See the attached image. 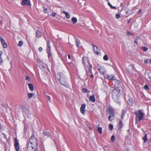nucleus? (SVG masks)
I'll return each instance as SVG.
<instances>
[{"label": "nucleus", "mask_w": 151, "mask_h": 151, "mask_svg": "<svg viewBox=\"0 0 151 151\" xmlns=\"http://www.w3.org/2000/svg\"><path fill=\"white\" fill-rule=\"evenodd\" d=\"M37 148V139L34 136L32 135L28 143L27 149L28 151H36Z\"/></svg>", "instance_id": "1"}, {"label": "nucleus", "mask_w": 151, "mask_h": 151, "mask_svg": "<svg viewBox=\"0 0 151 151\" xmlns=\"http://www.w3.org/2000/svg\"><path fill=\"white\" fill-rule=\"evenodd\" d=\"M134 113L135 115V120L136 124H139L144 118L145 114L143 109L135 111Z\"/></svg>", "instance_id": "2"}, {"label": "nucleus", "mask_w": 151, "mask_h": 151, "mask_svg": "<svg viewBox=\"0 0 151 151\" xmlns=\"http://www.w3.org/2000/svg\"><path fill=\"white\" fill-rule=\"evenodd\" d=\"M111 94L113 99L117 104L120 105V102L119 99V97L120 94V91L119 88L118 87L114 88L112 91Z\"/></svg>", "instance_id": "3"}, {"label": "nucleus", "mask_w": 151, "mask_h": 151, "mask_svg": "<svg viewBox=\"0 0 151 151\" xmlns=\"http://www.w3.org/2000/svg\"><path fill=\"white\" fill-rule=\"evenodd\" d=\"M108 113L109 115L108 117V120L112 121L115 116V113L114 109L111 107H109L107 110Z\"/></svg>", "instance_id": "4"}, {"label": "nucleus", "mask_w": 151, "mask_h": 151, "mask_svg": "<svg viewBox=\"0 0 151 151\" xmlns=\"http://www.w3.org/2000/svg\"><path fill=\"white\" fill-rule=\"evenodd\" d=\"M97 68L101 74L104 75L106 73V70L104 66L99 64H98Z\"/></svg>", "instance_id": "5"}, {"label": "nucleus", "mask_w": 151, "mask_h": 151, "mask_svg": "<svg viewBox=\"0 0 151 151\" xmlns=\"http://www.w3.org/2000/svg\"><path fill=\"white\" fill-rule=\"evenodd\" d=\"M59 81L61 84L65 86L67 85L65 78L63 75L60 76Z\"/></svg>", "instance_id": "6"}, {"label": "nucleus", "mask_w": 151, "mask_h": 151, "mask_svg": "<svg viewBox=\"0 0 151 151\" xmlns=\"http://www.w3.org/2000/svg\"><path fill=\"white\" fill-rule=\"evenodd\" d=\"M14 146L16 150L17 151H19V143L17 138H16L14 139Z\"/></svg>", "instance_id": "7"}, {"label": "nucleus", "mask_w": 151, "mask_h": 151, "mask_svg": "<svg viewBox=\"0 0 151 151\" xmlns=\"http://www.w3.org/2000/svg\"><path fill=\"white\" fill-rule=\"evenodd\" d=\"M92 45L93 47V51L95 54L98 55L100 53L99 50L98 49L97 46H95L93 44H92Z\"/></svg>", "instance_id": "8"}, {"label": "nucleus", "mask_w": 151, "mask_h": 151, "mask_svg": "<svg viewBox=\"0 0 151 151\" xmlns=\"http://www.w3.org/2000/svg\"><path fill=\"white\" fill-rule=\"evenodd\" d=\"M21 4L22 5H28L30 6H31L29 0H22Z\"/></svg>", "instance_id": "9"}, {"label": "nucleus", "mask_w": 151, "mask_h": 151, "mask_svg": "<svg viewBox=\"0 0 151 151\" xmlns=\"http://www.w3.org/2000/svg\"><path fill=\"white\" fill-rule=\"evenodd\" d=\"M106 78L110 80H114L116 79L115 77L113 75H106L105 76Z\"/></svg>", "instance_id": "10"}, {"label": "nucleus", "mask_w": 151, "mask_h": 151, "mask_svg": "<svg viewBox=\"0 0 151 151\" xmlns=\"http://www.w3.org/2000/svg\"><path fill=\"white\" fill-rule=\"evenodd\" d=\"M0 40L1 43L3 45V47L4 48H6L7 47V45L6 43L5 42L4 40L2 37H0Z\"/></svg>", "instance_id": "11"}, {"label": "nucleus", "mask_w": 151, "mask_h": 151, "mask_svg": "<svg viewBox=\"0 0 151 151\" xmlns=\"http://www.w3.org/2000/svg\"><path fill=\"white\" fill-rule=\"evenodd\" d=\"M128 100H127V103L130 106H131L133 105V101L132 99L130 97L128 96L127 97Z\"/></svg>", "instance_id": "12"}, {"label": "nucleus", "mask_w": 151, "mask_h": 151, "mask_svg": "<svg viewBox=\"0 0 151 151\" xmlns=\"http://www.w3.org/2000/svg\"><path fill=\"white\" fill-rule=\"evenodd\" d=\"M86 107V105L84 104H81L80 108V111L81 113L82 114H84L85 112V109Z\"/></svg>", "instance_id": "13"}, {"label": "nucleus", "mask_w": 151, "mask_h": 151, "mask_svg": "<svg viewBox=\"0 0 151 151\" xmlns=\"http://www.w3.org/2000/svg\"><path fill=\"white\" fill-rule=\"evenodd\" d=\"M36 37L37 38H39L42 36V32L39 30H37L36 31Z\"/></svg>", "instance_id": "14"}, {"label": "nucleus", "mask_w": 151, "mask_h": 151, "mask_svg": "<svg viewBox=\"0 0 151 151\" xmlns=\"http://www.w3.org/2000/svg\"><path fill=\"white\" fill-rule=\"evenodd\" d=\"M43 134L47 137L49 138L51 137V135L49 132L43 130L42 132Z\"/></svg>", "instance_id": "15"}, {"label": "nucleus", "mask_w": 151, "mask_h": 151, "mask_svg": "<svg viewBox=\"0 0 151 151\" xmlns=\"http://www.w3.org/2000/svg\"><path fill=\"white\" fill-rule=\"evenodd\" d=\"M89 99L91 101L94 102L96 101L94 95H93L90 96L89 98Z\"/></svg>", "instance_id": "16"}, {"label": "nucleus", "mask_w": 151, "mask_h": 151, "mask_svg": "<svg viewBox=\"0 0 151 151\" xmlns=\"http://www.w3.org/2000/svg\"><path fill=\"white\" fill-rule=\"evenodd\" d=\"M144 137H142V139L143 140L144 143L146 142L147 141V134L145 133H144Z\"/></svg>", "instance_id": "17"}, {"label": "nucleus", "mask_w": 151, "mask_h": 151, "mask_svg": "<svg viewBox=\"0 0 151 151\" xmlns=\"http://www.w3.org/2000/svg\"><path fill=\"white\" fill-rule=\"evenodd\" d=\"M123 123L122 122V121L121 120H120L119 123V124H118L117 125V128L119 129H120L123 127Z\"/></svg>", "instance_id": "18"}, {"label": "nucleus", "mask_w": 151, "mask_h": 151, "mask_svg": "<svg viewBox=\"0 0 151 151\" xmlns=\"http://www.w3.org/2000/svg\"><path fill=\"white\" fill-rule=\"evenodd\" d=\"M28 86L29 87V88L30 90L32 91L34 90V87L33 85L30 83H29L28 84Z\"/></svg>", "instance_id": "19"}, {"label": "nucleus", "mask_w": 151, "mask_h": 151, "mask_svg": "<svg viewBox=\"0 0 151 151\" xmlns=\"http://www.w3.org/2000/svg\"><path fill=\"white\" fill-rule=\"evenodd\" d=\"M75 40L76 46L77 47H78L80 45V40L77 38H75Z\"/></svg>", "instance_id": "20"}, {"label": "nucleus", "mask_w": 151, "mask_h": 151, "mask_svg": "<svg viewBox=\"0 0 151 151\" xmlns=\"http://www.w3.org/2000/svg\"><path fill=\"white\" fill-rule=\"evenodd\" d=\"M63 13L65 14L66 17L67 19H69L70 18V14L68 12L63 11Z\"/></svg>", "instance_id": "21"}, {"label": "nucleus", "mask_w": 151, "mask_h": 151, "mask_svg": "<svg viewBox=\"0 0 151 151\" xmlns=\"http://www.w3.org/2000/svg\"><path fill=\"white\" fill-rule=\"evenodd\" d=\"M51 50L50 49H47V52L48 54V57L49 58L51 56V54L50 52Z\"/></svg>", "instance_id": "22"}, {"label": "nucleus", "mask_w": 151, "mask_h": 151, "mask_svg": "<svg viewBox=\"0 0 151 151\" xmlns=\"http://www.w3.org/2000/svg\"><path fill=\"white\" fill-rule=\"evenodd\" d=\"M71 21L72 22L73 24H75L77 22V19L76 18L73 17L71 19Z\"/></svg>", "instance_id": "23"}, {"label": "nucleus", "mask_w": 151, "mask_h": 151, "mask_svg": "<svg viewBox=\"0 0 151 151\" xmlns=\"http://www.w3.org/2000/svg\"><path fill=\"white\" fill-rule=\"evenodd\" d=\"M97 130L99 134H101L102 133V128L101 127H98L97 128Z\"/></svg>", "instance_id": "24"}, {"label": "nucleus", "mask_w": 151, "mask_h": 151, "mask_svg": "<svg viewBox=\"0 0 151 151\" xmlns=\"http://www.w3.org/2000/svg\"><path fill=\"white\" fill-rule=\"evenodd\" d=\"M47 41V49H50V42L49 40H46Z\"/></svg>", "instance_id": "25"}, {"label": "nucleus", "mask_w": 151, "mask_h": 151, "mask_svg": "<svg viewBox=\"0 0 151 151\" xmlns=\"http://www.w3.org/2000/svg\"><path fill=\"white\" fill-rule=\"evenodd\" d=\"M109 6L112 9H117V8L115 6H113L109 2L108 3Z\"/></svg>", "instance_id": "26"}, {"label": "nucleus", "mask_w": 151, "mask_h": 151, "mask_svg": "<svg viewBox=\"0 0 151 151\" xmlns=\"http://www.w3.org/2000/svg\"><path fill=\"white\" fill-rule=\"evenodd\" d=\"M92 65H91L90 64L89 65V68L88 70V71L90 72L91 74H92Z\"/></svg>", "instance_id": "27"}, {"label": "nucleus", "mask_w": 151, "mask_h": 151, "mask_svg": "<svg viewBox=\"0 0 151 151\" xmlns=\"http://www.w3.org/2000/svg\"><path fill=\"white\" fill-rule=\"evenodd\" d=\"M141 49L144 51H146L148 49V48L145 47H141Z\"/></svg>", "instance_id": "28"}, {"label": "nucleus", "mask_w": 151, "mask_h": 151, "mask_svg": "<svg viewBox=\"0 0 151 151\" xmlns=\"http://www.w3.org/2000/svg\"><path fill=\"white\" fill-rule=\"evenodd\" d=\"M108 56L107 55H105L103 57V59L105 61L107 60H108Z\"/></svg>", "instance_id": "29"}, {"label": "nucleus", "mask_w": 151, "mask_h": 151, "mask_svg": "<svg viewBox=\"0 0 151 151\" xmlns=\"http://www.w3.org/2000/svg\"><path fill=\"white\" fill-rule=\"evenodd\" d=\"M144 88L147 91H148L150 89L148 86L147 84H145V85Z\"/></svg>", "instance_id": "30"}, {"label": "nucleus", "mask_w": 151, "mask_h": 151, "mask_svg": "<svg viewBox=\"0 0 151 151\" xmlns=\"http://www.w3.org/2000/svg\"><path fill=\"white\" fill-rule=\"evenodd\" d=\"M33 95V93H28V97L29 99H30L32 98Z\"/></svg>", "instance_id": "31"}, {"label": "nucleus", "mask_w": 151, "mask_h": 151, "mask_svg": "<svg viewBox=\"0 0 151 151\" xmlns=\"http://www.w3.org/2000/svg\"><path fill=\"white\" fill-rule=\"evenodd\" d=\"M23 44V41H20L19 42L18 45L19 46L21 47L22 45Z\"/></svg>", "instance_id": "32"}, {"label": "nucleus", "mask_w": 151, "mask_h": 151, "mask_svg": "<svg viewBox=\"0 0 151 151\" xmlns=\"http://www.w3.org/2000/svg\"><path fill=\"white\" fill-rule=\"evenodd\" d=\"M82 91L83 93H86L87 92V90L86 88H83L82 89Z\"/></svg>", "instance_id": "33"}, {"label": "nucleus", "mask_w": 151, "mask_h": 151, "mask_svg": "<svg viewBox=\"0 0 151 151\" xmlns=\"http://www.w3.org/2000/svg\"><path fill=\"white\" fill-rule=\"evenodd\" d=\"M113 125L112 124H110L109 125V129L110 130H112L113 129Z\"/></svg>", "instance_id": "34"}, {"label": "nucleus", "mask_w": 151, "mask_h": 151, "mask_svg": "<svg viewBox=\"0 0 151 151\" xmlns=\"http://www.w3.org/2000/svg\"><path fill=\"white\" fill-rule=\"evenodd\" d=\"M115 80V83H116V84L117 85L121 83L120 81L119 80H116V79Z\"/></svg>", "instance_id": "35"}, {"label": "nucleus", "mask_w": 151, "mask_h": 151, "mask_svg": "<svg viewBox=\"0 0 151 151\" xmlns=\"http://www.w3.org/2000/svg\"><path fill=\"white\" fill-rule=\"evenodd\" d=\"M120 15L119 13H116V18L119 19L120 18Z\"/></svg>", "instance_id": "36"}, {"label": "nucleus", "mask_w": 151, "mask_h": 151, "mask_svg": "<svg viewBox=\"0 0 151 151\" xmlns=\"http://www.w3.org/2000/svg\"><path fill=\"white\" fill-rule=\"evenodd\" d=\"M111 140L112 142H113L115 140V137L114 135H112L111 137Z\"/></svg>", "instance_id": "37"}, {"label": "nucleus", "mask_w": 151, "mask_h": 151, "mask_svg": "<svg viewBox=\"0 0 151 151\" xmlns=\"http://www.w3.org/2000/svg\"><path fill=\"white\" fill-rule=\"evenodd\" d=\"M25 79L29 81L30 80V78L29 76H26L25 77Z\"/></svg>", "instance_id": "38"}, {"label": "nucleus", "mask_w": 151, "mask_h": 151, "mask_svg": "<svg viewBox=\"0 0 151 151\" xmlns=\"http://www.w3.org/2000/svg\"><path fill=\"white\" fill-rule=\"evenodd\" d=\"M45 96H46L47 97V99L50 101V100H51V99H50V96H48V95H46V94H45Z\"/></svg>", "instance_id": "39"}, {"label": "nucleus", "mask_w": 151, "mask_h": 151, "mask_svg": "<svg viewBox=\"0 0 151 151\" xmlns=\"http://www.w3.org/2000/svg\"><path fill=\"white\" fill-rule=\"evenodd\" d=\"M43 12L45 13H46L47 12V9L45 7H44L43 8Z\"/></svg>", "instance_id": "40"}, {"label": "nucleus", "mask_w": 151, "mask_h": 151, "mask_svg": "<svg viewBox=\"0 0 151 151\" xmlns=\"http://www.w3.org/2000/svg\"><path fill=\"white\" fill-rule=\"evenodd\" d=\"M148 61V59H145L144 61V63L145 64H147V63Z\"/></svg>", "instance_id": "41"}, {"label": "nucleus", "mask_w": 151, "mask_h": 151, "mask_svg": "<svg viewBox=\"0 0 151 151\" xmlns=\"http://www.w3.org/2000/svg\"><path fill=\"white\" fill-rule=\"evenodd\" d=\"M126 112V109H123L122 110V112L123 114H125Z\"/></svg>", "instance_id": "42"}, {"label": "nucleus", "mask_w": 151, "mask_h": 151, "mask_svg": "<svg viewBox=\"0 0 151 151\" xmlns=\"http://www.w3.org/2000/svg\"><path fill=\"white\" fill-rule=\"evenodd\" d=\"M3 62L2 58L1 57H0V65H1Z\"/></svg>", "instance_id": "43"}, {"label": "nucleus", "mask_w": 151, "mask_h": 151, "mask_svg": "<svg viewBox=\"0 0 151 151\" xmlns=\"http://www.w3.org/2000/svg\"><path fill=\"white\" fill-rule=\"evenodd\" d=\"M137 40H136V39H135L134 42V44H136V46H137L138 45V41H137Z\"/></svg>", "instance_id": "44"}, {"label": "nucleus", "mask_w": 151, "mask_h": 151, "mask_svg": "<svg viewBox=\"0 0 151 151\" xmlns=\"http://www.w3.org/2000/svg\"><path fill=\"white\" fill-rule=\"evenodd\" d=\"M42 48L41 47H40L38 49L39 51L40 52H41L42 51Z\"/></svg>", "instance_id": "45"}, {"label": "nucleus", "mask_w": 151, "mask_h": 151, "mask_svg": "<svg viewBox=\"0 0 151 151\" xmlns=\"http://www.w3.org/2000/svg\"><path fill=\"white\" fill-rule=\"evenodd\" d=\"M124 115H125V114H121V118L122 119H123Z\"/></svg>", "instance_id": "46"}, {"label": "nucleus", "mask_w": 151, "mask_h": 151, "mask_svg": "<svg viewBox=\"0 0 151 151\" xmlns=\"http://www.w3.org/2000/svg\"><path fill=\"white\" fill-rule=\"evenodd\" d=\"M140 39L141 38L139 36H137L135 39L138 40Z\"/></svg>", "instance_id": "47"}, {"label": "nucleus", "mask_w": 151, "mask_h": 151, "mask_svg": "<svg viewBox=\"0 0 151 151\" xmlns=\"http://www.w3.org/2000/svg\"><path fill=\"white\" fill-rule=\"evenodd\" d=\"M85 69H86V75H87V77H88V72H87V69H86V68H85Z\"/></svg>", "instance_id": "48"}, {"label": "nucleus", "mask_w": 151, "mask_h": 151, "mask_svg": "<svg viewBox=\"0 0 151 151\" xmlns=\"http://www.w3.org/2000/svg\"><path fill=\"white\" fill-rule=\"evenodd\" d=\"M149 77L150 80L151 81V73L149 74Z\"/></svg>", "instance_id": "49"}, {"label": "nucleus", "mask_w": 151, "mask_h": 151, "mask_svg": "<svg viewBox=\"0 0 151 151\" xmlns=\"http://www.w3.org/2000/svg\"><path fill=\"white\" fill-rule=\"evenodd\" d=\"M55 15H56V14L55 13H52V16L54 17L55 16Z\"/></svg>", "instance_id": "50"}, {"label": "nucleus", "mask_w": 151, "mask_h": 151, "mask_svg": "<svg viewBox=\"0 0 151 151\" xmlns=\"http://www.w3.org/2000/svg\"><path fill=\"white\" fill-rule=\"evenodd\" d=\"M93 77L94 76H93V73H92V74H91V75L90 76V78H93Z\"/></svg>", "instance_id": "51"}, {"label": "nucleus", "mask_w": 151, "mask_h": 151, "mask_svg": "<svg viewBox=\"0 0 151 151\" xmlns=\"http://www.w3.org/2000/svg\"><path fill=\"white\" fill-rule=\"evenodd\" d=\"M2 52H1V51H0V57H1V56L2 55Z\"/></svg>", "instance_id": "52"}, {"label": "nucleus", "mask_w": 151, "mask_h": 151, "mask_svg": "<svg viewBox=\"0 0 151 151\" xmlns=\"http://www.w3.org/2000/svg\"><path fill=\"white\" fill-rule=\"evenodd\" d=\"M68 58L69 59H70V55L69 54H68Z\"/></svg>", "instance_id": "53"}, {"label": "nucleus", "mask_w": 151, "mask_h": 151, "mask_svg": "<svg viewBox=\"0 0 151 151\" xmlns=\"http://www.w3.org/2000/svg\"><path fill=\"white\" fill-rule=\"evenodd\" d=\"M131 18H130V19H129V20L128 21V22H127V23L129 24V22H130V20H131Z\"/></svg>", "instance_id": "54"}, {"label": "nucleus", "mask_w": 151, "mask_h": 151, "mask_svg": "<svg viewBox=\"0 0 151 151\" xmlns=\"http://www.w3.org/2000/svg\"><path fill=\"white\" fill-rule=\"evenodd\" d=\"M123 5V4L122 3H121V4H120V6L122 7Z\"/></svg>", "instance_id": "55"}, {"label": "nucleus", "mask_w": 151, "mask_h": 151, "mask_svg": "<svg viewBox=\"0 0 151 151\" xmlns=\"http://www.w3.org/2000/svg\"><path fill=\"white\" fill-rule=\"evenodd\" d=\"M141 12V9H139V10H138V12Z\"/></svg>", "instance_id": "56"}, {"label": "nucleus", "mask_w": 151, "mask_h": 151, "mask_svg": "<svg viewBox=\"0 0 151 151\" xmlns=\"http://www.w3.org/2000/svg\"><path fill=\"white\" fill-rule=\"evenodd\" d=\"M82 60H83V64H84V65H85V63L83 61V59L82 58Z\"/></svg>", "instance_id": "57"}, {"label": "nucleus", "mask_w": 151, "mask_h": 151, "mask_svg": "<svg viewBox=\"0 0 151 151\" xmlns=\"http://www.w3.org/2000/svg\"><path fill=\"white\" fill-rule=\"evenodd\" d=\"M3 107H4L5 108H6L5 107V105H3Z\"/></svg>", "instance_id": "58"}, {"label": "nucleus", "mask_w": 151, "mask_h": 151, "mask_svg": "<svg viewBox=\"0 0 151 151\" xmlns=\"http://www.w3.org/2000/svg\"><path fill=\"white\" fill-rule=\"evenodd\" d=\"M127 33H128L129 34L132 35H133V34H130V32H127Z\"/></svg>", "instance_id": "59"}, {"label": "nucleus", "mask_w": 151, "mask_h": 151, "mask_svg": "<svg viewBox=\"0 0 151 151\" xmlns=\"http://www.w3.org/2000/svg\"><path fill=\"white\" fill-rule=\"evenodd\" d=\"M150 62L151 63V59H149Z\"/></svg>", "instance_id": "60"}, {"label": "nucleus", "mask_w": 151, "mask_h": 151, "mask_svg": "<svg viewBox=\"0 0 151 151\" xmlns=\"http://www.w3.org/2000/svg\"><path fill=\"white\" fill-rule=\"evenodd\" d=\"M129 68H130V67L132 68V69H133V68H132V66H129Z\"/></svg>", "instance_id": "61"}, {"label": "nucleus", "mask_w": 151, "mask_h": 151, "mask_svg": "<svg viewBox=\"0 0 151 151\" xmlns=\"http://www.w3.org/2000/svg\"><path fill=\"white\" fill-rule=\"evenodd\" d=\"M126 13L127 14H128V12H126Z\"/></svg>", "instance_id": "62"}, {"label": "nucleus", "mask_w": 151, "mask_h": 151, "mask_svg": "<svg viewBox=\"0 0 151 151\" xmlns=\"http://www.w3.org/2000/svg\"><path fill=\"white\" fill-rule=\"evenodd\" d=\"M1 129V128L0 127V130Z\"/></svg>", "instance_id": "63"}, {"label": "nucleus", "mask_w": 151, "mask_h": 151, "mask_svg": "<svg viewBox=\"0 0 151 151\" xmlns=\"http://www.w3.org/2000/svg\"><path fill=\"white\" fill-rule=\"evenodd\" d=\"M1 24L2 25V22H1Z\"/></svg>", "instance_id": "64"}]
</instances>
